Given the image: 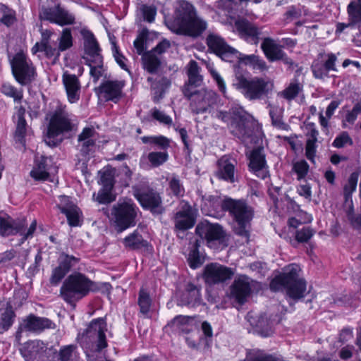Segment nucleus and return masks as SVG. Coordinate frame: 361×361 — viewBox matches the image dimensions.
Segmentation results:
<instances>
[{
  "mask_svg": "<svg viewBox=\"0 0 361 361\" xmlns=\"http://www.w3.org/2000/svg\"><path fill=\"white\" fill-rule=\"evenodd\" d=\"M152 299L149 293L144 289H141L139 293L138 305L140 309V312L143 314H147L151 307Z\"/></svg>",
  "mask_w": 361,
  "mask_h": 361,
  "instance_id": "44",
  "label": "nucleus"
},
{
  "mask_svg": "<svg viewBox=\"0 0 361 361\" xmlns=\"http://www.w3.org/2000/svg\"><path fill=\"white\" fill-rule=\"evenodd\" d=\"M246 319L254 328L255 332L262 337H267L270 331V314L269 312L247 313Z\"/></svg>",
  "mask_w": 361,
  "mask_h": 361,
  "instance_id": "23",
  "label": "nucleus"
},
{
  "mask_svg": "<svg viewBox=\"0 0 361 361\" xmlns=\"http://www.w3.org/2000/svg\"><path fill=\"white\" fill-rule=\"evenodd\" d=\"M124 86L123 81H106L98 89L99 97L105 101L117 102L122 96V89Z\"/></svg>",
  "mask_w": 361,
  "mask_h": 361,
  "instance_id": "24",
  "label": "nucleus"
},
{
  "mask_svg": "<svg viewBox=\"0 0 361 361\" xmlns=\"http://www.w3.org/2000/svg\"><path fill=\"white\" fill-rule=\"evenodd\" d=\"M66 214L68 224L71 226H77L80 223V209L74 205L71 207H63V212Z\"/></svg>",
  "mask_w": 361,
  "mask_h": 361,
  "instance_id": "43",
  "label": "nucleus"
},
{
  "mask_svg": "<svg viewBox=\"0 0 361 361\" xmlns=\"http://www.w3.org/2000/svg\"><path fill=\"white\" fill-rule=\"evenodd\" d=\"M201 68L197 63L191 60L186 67L188 80L182 87L183 94L190 92L201 86L203 83V76L200 74Z\"/></svg>",
  "mask_w": 361,
  "mask_h": 361,
  "instance_id": "21",
  "label": "nucleus"
},
{
  "mask_svg": "<svg viewBox=\"0 0 361 361\" xmlns=\"http://www.w3.org/2000/svg\"><path fill=\"white\" fill-rule=\"evenodd\" d=\"M74 20L75 18L71 13L61 8L60 6H56V24L62 26L71 25L74 23Z\"/></svg>",
  "mask_w": 361,
  "mask_h": 361,
  "instance_id": "42",
  "label": "nucleus"
},
{
  "mask_svg": "<svg viewBox=\"0 0 361 361\" xmlns=\"http://www.w3.org/2000/svg\"><path fill=\"white\" fill-rule=\"evenodd\" d=\"M175 228L185 231L192 228L195 224V214L192 207L185 202L181 209L174 216Z\"/></svg>",
  "mask_w": 361,
  "mask_h": 361,
  "instance_id": "25",
  "label": "nucleus"
},
{
  "mask_svg": "<svg viewBox=\"0 0 361 361\" xmlns=\"http://www.w3.org/2000/svg\"><path fill=\"white\" fill-rule=\"evenodd\" d=\"M16 12L6 5H0V22L7 27H10L16 22Z\"/></svg>",
  "mask_w": 361,
  "mask_h": 361,
  "instance_id": "36",
  "label": "nucleus"
},
{
  "mask_svg": "<svg viewBox=\"0 0 361 361\" xmlns=\"http://www.w3.org/2000/svg\"><path fill=\"white\" fill-rule=\"evenodd\" d=\"M25 226V219L16 221L5 213H0V235L5 237L20 233L22 236L20 243H23L25 240L33 236L37 228L36 220L32 222L26 233L24 232Z\"/></svg>",
  "mask_w": 361,
  "mask_h": 361,
  "instance_id": "10",
  "label": "nucleus"
},
{
  "mask_svg": "<svg viewBox=\"0 0 361 361\" xmlns=\"http://www.w3.org/2000/svg\"><path fill=\"white\" fill-rule=\"evenodd\" d=\"M84 37L85 62L92 61L96 56H102L99 44L93 34L89 31H82Z\"/></svg>",
  "mask_w": 361,
  "mask_h": 361,
  "instance_id": "27",
  "label": "nucleus"
},
{
  "mask_svg": "<svg viewBox=\"0 0 361 361\" xmlns=\"http://www.w3.org/2000/svg\"><path fill=\"white\" fill-rule=\"evenodd\" d=\"M200 289L192 283H188L180 300V305H190L200 300Z\"/></svg>",
  "mask_w": 361,
  "mask_h": 361,
  "instance_id": "33",
  "label": "nucleus"
},
{
  "mask_svg": "<svg viewBox=\"0 0 361 361\" xmlns=\"http://www.w3.org/2000/svg\"><path fill=\"white\" fill-rule=\"evenodd\" d=\"M67 273L68 272L66 269H63L59 265L52 271V274L50 278V283L52 285H57Z\"/></svg>",
  "mask_w": 361,
  "mask_h": 361,
  "instance_id": "62",
  "label": "nucleus"
},
{
  "mask_svg": "<svg viewBox=\"0 0 361 361\" xmlns=\"http://www.w3.org/2000/svg\"><path fill=\"white\" fill-rule=\"evenodd\" d=\"M123 243L126 247L132 250H147L149 246L147 241L137 231L126 236L123 239Z\"/></svg>",
  "mask_w": 361,
  "mask_h": 361,
  "instance_id": "32",
  "label": "nucleus"
},
{
  "mask_svg": "<svg viewBox=\"0 0 361 361\" xmlns=\"http://www.w3.org/2000/svg\"><path fill=\"white\" fill-rule=\"evenodd\" d=\"M133 195L143 208L150 209L153 213L163 212L161 199L159 193L152 189L133 188Z\"/></svg>",
  "mask_w": 361,
  "mask_h": 361,
  "instance_id": "15",
  "label": "nucleus"
},
{
  "mask_svg": "<svg viewBox=\"0 0 361 361\" xmlns=\"http://www.w3.org/2000/svg\"><path fill=\"white\" fill-rule=\"evenodd\" d=\"M183 96L190 101V109L195 114L209 111L219 100L218 94L207 88L195 90L183 94Z\"/></svg>",
  "mask_w": 361,
  "mask_h": 361,
  "instance_id": "9",
  "label": "nucleus"
},
{
  "mask_svg": "<svg viewBox=\"0 0 361 361\" xmlns=\"http://www.w3.org/2000/svg\"><path fill=\"white\" fill-rule=\"evenodd\" d=\"M14 317V312L11 310V307H6L1 314L0 318V326L2 331L0 333H3L7 331L13 324V319Z\"/></svg>",
  "mask_w": 361,
  "mask_h": 361,
  "instance_id": "46",
  "label": "nucleus"
},
{
  "mask_svg": "<svg viewBox=\"0 0 361 361\" xmlns=\"http://www.w3.org/2000/svg\"><path fill=\"white\" fill-rule=\"evenodd\" d=\"M357 180L358 176L357 173H353L350 176L348 180V183L345 185L343 190L345 204H349L350 201H353L351 195L353 192H355L356 190Z\"/></svg>",
  "mask_w": 361,
  "mask_h": 361,
  "instance_id": "38",
  "label": "nucleus"
},
{
  "mask_svg": "<svg viewBox=\"0 0 361 361\" xmlns=\"http://www.w3.org/2000/svg\"><path fill=\"white\" fill-rule=\"evenodd\" d=\"M302 85L298 80H293L288 86L283 91L279 92L278 95L287 100H292L295 98L302 90Z\"/></svg>",
  "mask_w": 361,
  "mask_h": 361,
  "instance_id": "34",
  "label": "nucleus"
},
{
  "mask_svg": "<svg viewBox=\"0 0 361 361\" xmlns=\"http://www.w3.org/2000/svg\"><path fill=\"white\" fill-rule=\"evenodd\" d=\"M192 321L190 317L179 315L176 317L171 322L172 324L178 326L183 331L188 333L191 329L188 328L189 322Z\"/></svg>",
  "mask_w": 361,
  "mask_h": 361,
  "instance_id": "55",
  "label": "nucleus"
},
{
  "mask_svg": "<svg viewBox=\"0 0 361 361\" xmlns=\"http://www.w3.org/2000/svg\"><path fill=\"white\" fill-rule=\"evenodd\" d=\"M137 211L136 204L129 198L120 199L112 206L111 220L114 222L118 233H121L136 224Z\"/></svg>",
  "mask_w": 361,
  "mask_h": 361,
  "instance_id": "6",
  "label": "nucleus"
},
{
  "mask_svg": "<svg viewBox=\"0 0 361 361\" xmlns=\"http://www.w3.org/2000/svg\"><path fill=\"white\" fill-rule=\"evenodd\" d=\"M239 361H271V355L259 349H251L247 351L245 358Z\"/></svg>",
  "mask_w": 361,
  "mask_h": 361,
  "instance_id": "41",
  "label": "nucleus"
},
{
  "mask_svg": "<svg viewBox=\"0 0 361 361\" xmlns=\"http://www.w3.org/2000/svg\"><path fill=\"white\" fill-rule=\"evenodd\" d=\"M353 107L352 110L348 111L345 116V121L349 123H354L357 116L361 114V95L355 94L353 99Z\"/></svg>",
  "mask_w": 361,
  "mask_h": 361,
  "instance_id": "40",
  "label": "nucleus"
},
{
  "mask_svg": "<svg viewBox=\"0 0 361 361\" xmlns=\"http://www.w3.org/2000/svg\"><path fill=\"white\" fill-rule=\"evenodd\" d=\"M143 68L149 73H156L161 63V56L153 51H147L142 56Z\"/></svg>",
  "mask_w": 361,
  "mask_h": 361,
  "instance_id": "31",
  "label": "nucleus"
},
{
  "mask_svg": "<svg viewBox=\"0 0 361 361\" xmlns=\"http://www.w3.org/2000/svg\"><path fill=\"white\" fill-rule=\"evenodd\" d=\"M221 208L224 211H228L238 222L239 227L236 229V233L249 238V231L247 229V224L252 218V209L243 201L234 200L228 198L224 200L221 203Z\"/></svg>",
  "mask_w": 361,
  "mask_h": 361,
  "instance_id": "8",
  "label": "nucleus"
},
{
  "mask_svg": "<svg viewBox=\"0 0 361 361\" xmlns=\"http://www.w3.org/2000/svg\"><path fill=\"white\" fill-rule=\"evenodd\" d=\"M20 350L25 361H44L51 351L40 341L27 342Z\"/></svg>",
  "mask_w": 361,
  "mask_h": 361,
  "instance_id": "18",
  "label": "nucleus"
},
{
  "mask_svg": "<svg viewBox=\"0 0 361 361\" xmlns=\"http://www.w3.org/2000/svg\"><path fill=\"white\" fill-rule=\"evenodd\" d=\"M307 140L317 142L319 135L318 130L316 129L314 123H308L305 125Z\"/></svg>",
  "mask_w": 361,
  "mask_h": 361,
  "instance_id": "64",
  "label": "nucleus"
},
{
  "mask_svg": "<svg viewBox=\"0 0 361 361\" xmlns=\"http://www.w3.org/2000/svg\"><path fill=\"white\" fill-rule=\"evenodd\" d=\"M293 170L298 176V179L304 178L309 171V165L305 160H300L293 164Z\"/></svg>",
  "mask_w": 361,
  "mask_h": 361,
  "instance_id": "53",
  "label": "nucleus"
},
{
  "mask_svg": "<svg viewBox=\"0 0 361 361\" xmlns=\"http://www.w3.org/2000/svg\"><path fill=\"white\" fill-rule=\"evenodd\" d=\"M269 82L262 78H255L248 80L243 75H237L234 85L250 100L259 99L268 92Z\"/></svg>",
  "mask_w": 361,
  "mask_h": 361,
  "instance_id": "12",
  "label": "nucleus"
},
{
  "mask_svg": "<svg viewBox=\"0 0 361 361\" xmlns=\"http://www.w3.org/2000/svg\"><path fill=\"white\" fill-rule=\"evenodd\" d=\"M209 49L223 60L232 62L238 57V51L229 47L220 36L210 34L207 38Z\"/></svg>",
  "mask_w": 361,
  "mask_h": 361,
  "instance_id": "17",
  "label": "nucleus"
},
{
  "mask_svg": "<svg viewBox=\"0 0 361 361\" xmlns=\"http://www.w3.org/2000/svg\"><path fill=\"white\" fill-rule=\"evenodd\" d=\"M106 324L103 319L93 320L85 331V348L89 350L87 357L102 359L108 346L106 334Z\"/></svg>",
  "mask_w": 361,
  "mask_h": 361,
  "instance_id": "4",
  "label": "nucleus"
},
{
  "mask_svg": "<svg viewBox=\"0 0 361 361\" xmlns=\"http://www.w3.org/2000/svg\"><path fill=\"white\" fill-rule=\"evenodd\" d=\"M169 188L172 193L176 197H181L184 194V188L180 180L175 176L169 181Z\"/></svg>",
  "mask_w": 361,
  "mask_h": 361,
  "instance_id": "57",
  "label": "nucleus"
},
{
  "mask_svg": "<svg viewBox=\"0 0 361 361\" xmlns=\"http://www.w3.org/2000/svg\"><path fill=\"white\" fill-rule=\"evenodd\" d=\"M265 165L264 154L262 149H254L250 156L249 166L256 175L262 178L267 177V174L263 171Z\"/></svg>",
  "mask_w": 361,
  "mask_h": 361,
  "instance_id": "30",
  "label": "nucleus"
},
{
  "mask_svg": "<svg viewBox=\"0 0 361 361\" xmlns=\"http://www.w3.org/2000/svg\"><path fill=\"white\" fill-rule=\"evenodd\" d=\"M274 60H281L285 64L288 65L290 68H293V61L286 56L281 46H278L272 42V61Z\"/></svg>",
  "mask_w": 361,
  "mask_h": 361,
  "instance_id": "49",
  "label": "nucleus"
},
{
  "mask_svg": "<svg viewBox=\"0 0 361 361\" xmlns=\"http://www.w3.org/2000/svg\"><path fill=\"white\" fill-rule=\"evenodd\" d=\"M72 35L70 29L66 28L63 30L59 40V49L63 51L72 46Z\"/></svg>",
  "mask_w": 361,
  "mask_h": 361,
  "instance_id": "51",
  "label": "nucleus"
},
{
  "mask_svg": "<svg viewBox=\"0 0 361 361\" xmlns=\"http://www.w3.org/2000/svg\"><path fill=\"white\" fill-rule=\"evenodd\" d=\"M348 23H338L336 34H340L345 29H353L361 23V0H353L347 6Z\"/></svg>",
  "mask_w": 361,
  "mask_h": 361,
  "instance_id": "20",
  "label": "nucleus"
},
{
  "mask_svg": "<svg viewBox=\"0 0 361 361\" xmlns=\"http://www.w3.org/2000/svg\"><path fill=\"white\" fill-rule=\"evenodd\" d=\"M235 27L239 35L245 39L250 38L257 44L259 39H263L261 48L268 59H271V38L264 37L262 30L247 20L241 18L235 21Z\"/></svg>",
  "mask_w": 361,
  "mask_h": 361,
  "instance_id": "11",
  "label": "nucleus"
},
{
  "mask_svg": "<svg viewBox=\"0 0 361 361\" xmlns=\"http://www.w3.org/2000/svg\"><path fill=\"white\" fill-rule=\"evenodd\" d=\"M59 361H75L73 353V346L68 345L62 348L59 354Z\"/></svg>",
  "mask_w": 361,
  "mask_h": 361,
  "instance_id": "58",
  "label": "nucleus"
},
{
  "mask_svg": "<svg viewBox=\"0 0 361 361\" xmlns=\"http://www.w3.org/2000/svg\"><path fill=\"white\" fill-rule=\"evenodd\" d=\"M73 125L69 118V114L61 105L50 114L47 132L44 140L49 147H56L62 141V135L72 130Z\"/></svg>",
  "mask_w": 361,
  "mask_h": 361,
  "instance_id": "5",
  "label": "nucleus"
},
{
  "mask_svg": "<svg viewBox=\"0 0 361 361\" xmlns=\"http://www.w3.org/2000/svg\"><path fill=\"white\" fill-rule=\"evenodd\" d=\"M25 133L26 121L25 118H20V119H18L16 129L14 134V139L16 142H18L24 146Z\"/></svg>",
  "mask_w": 361,
  "mask_h": 361,
  "instance_id": "48",
  "label": "nucleus"
},
{
  "mask_svg": "<svg viewBox=\"0 0 361 361\" xmlns=\"http://www.w3.org/2000/svg\"><path fill=\"white\" fill-rule=\"evenodd\" d=\"M234 117L231 123L232 133L238 137L247 147L258 142L261 135L257 122L242 109L233 111Z\"/></svg>",
  "mask_w": 361,
  "mask_h": 361,
  "instance_id": "2",
  "label": "nucleus"
},
{
  "mask_svg": "<svg viewBox=\"0 0 361 361\" xmlns=\"http://www.w3.org/2000/svg\"><path fill=\"white\" fill-rule=\"evenodd\" d=\"M235 162L234 159H231L227 157H222L218 161V171L216 176L230 183L235 181Z\"/></svg>",
  "mask_w": 361,
  "mask_h": 361,
  "instance_id": "28",
  "label": "nucleus"
},
{
  "mask_svg": "<svg viewBox=\"0 0 361 361\" xmlns=\"http://www.w3.org/2000/svg\"><path fill=\"white\" fill-rule=\"evenodd\" d=\"M30 176L36 180H45L48 179L49 174L46 169V160L42 157L41 161H37L33 169L30 171Z\"/></svg>",
  "mask_w": 361,
  "mask_h": 361,
  "instance_id": "35",
  "label": "nucleus"
},
{
  "mask_svg": "<svg viewBox=\"0 0 361 361\" xmlns=\"http://www.w3.org/2000/svg\"><path fill=\"white\" fill-rule=\"evenodd\" d=\"M234 274L232 268L219 263H210L204 268L203 279L207 284L213 286L230 280Z\"/></svg>",
  "mask_w": 361,
  "mask_h": 361,
  "instance_id": "14",
  "label": "nucleus"
},
{
  "mask_svg": "<svg viewBox=\"0 0 361 361\" xmlns=\"http://www.w3.org/2000/svg\"><path fill=\"white\" fill-rule=\"evenodd\" d=\"M101 182L104 188L111 190L114 185V174L111 171H105L101 176Z\"/></svg>",
  "mask_w": 361,
  "mask_h": 361,
  "instance_id": "63",
  "label": "nucleus"
},
{
  "mask_svg": "<svg viewBox=\"0 0 361 361\" xmlns=\"http://www.w3.org/2000/svg\"><path fill=\"white\" fill-rule=\"evenodd\" d=\"M11 64L13 75L21 85H26L35 80V70L24 54L17 53L11 60Z\"/></svg>",
  "mask_w": 361,
  "mask_h": 361,
  "instance_id": "13",
  "label": "nucleus"
},
{
  "mask_svg": "<svg viewBox=\"0 0 361 361\" xmlns=\"http://www.w3.org/2000/svg\"><path fill=\"white\" fill-rule=\"evenodd\" d=\"M346 145H353V140L346 132H343L336 137L333 142V146L337 148L343 147Z\"/></svg>",
  "mask_w": 361,
  "mask_h": 361,
  "instance_id": "59",
  "label": "nucleus"
},
{
  "mask_svg": "<svg viewBox=\"0 0 361 361\" xmlns=\"http://www.w3.org/2000/svg\"><path fill=\"white\" fill-rule=\"evenodd\" d=\"M85 63L90 66V75L93 78L94 81L97 82L104 72L102 56H96L95 59Z\"/></svg>",
  "mask_w": 361,
  "mask_h": 361,
  "instance_id": "37",
  "label": "nucleus"
},
{
  "mask_svg": "<svg viewBox=\"0 0 361 361\" xmlns=\"http://www.w3.org/2000/svg\"><path fill=\"white\" fill-rule=\"evenodd\" d=\"M196 233L202 238H204L209 243L212 240H220L224 237V232L221 226L212 224H198L195 229Z\"/></svg>",
  "mask_w": 361,
  "mask_h": 361,
  "instance_id": "26",
  "label": "nucleus"
},
{
  "mask_svg": "<svg viewBox=\"0 0 361 361\" xmlns=\"http://www.w3.org/2000/svg\"><path fill=\"white\" fill-rule=\"evenodd\" d=\"M250 279L245 275L236 277L229 287L228 297L239 305L244 304L251 294Z\"/></svg>",
  "mask_w": 361,
  "mask_h": 361,
  "instance_id": "16",
  "label": "nucleus"
},
{
  "mask_svg": "<svg viewBox=\"0 0 361 361\" xmlns=\"http://www.w3.org/2000/svg\"><path fill=\"white\" fill-rule=\"evenodd\" d=\"M92 282L81 274L70 275L63 282L60 293L63 299L75 307V302L90 291Z\"/></svg>",
  "mask_w": 361,
  "mask_h": 361,
  "instance_id": "7",
  "label": "nucleus"
},
{
  "mask_svg": "<svg viewBox=\"0 0 361 361\" xmlns=\"http://www.w3.org/2000/svg\"><path fill=\"white\" fill-rule=\"evenodd\" d=\"M197 247L198 243L197 240L195 243V247L190 252L188 258L190 267L192 269H196L202 264V260L200 256Z\"/></svg>",
  "mask_w": 361,
  "mask_h": 361,
  "instance_id": "52",
  "label": "nucleus"
},
{
  "mask_svg": "<svg viewBox=\"0 0 361 361\" xmlns=\"http://www.w3.org/2000/svg\"><path fill=\"white\" fill-rule=\"evenodd\" d=\"M54 327L55 324L50 319L30 314L21 322L16 332V337H19L23 331H42L45 329H54Z\"/></svg>",
  "mask_w": 361,
  "mask_h": 361,
  "instance_id": "19",
  "label": "nucleus"
},
{
  "mask_svg": "<svg viewBox=\"0 0 361 361\" xmlns=\"http://www.w3.org/2000/svg\"><path fill=\"white\" fill-rule=\"evenodd\" d=\"M140 11L144 20L148 23H152L154 21L157 13V9L154 6L142 5L140 8Z\"/></svg>",
  "mask_w": 361,
  "mask_h": 361,
  "instance_id": "54",
  "label": "nucleus"
},
{
  "mask_svg": "<svg viewBox=\"0 0 361 361\" xmlns=\"http://www.w3.org/2000/svg\"><path fill=\"white\" fill-rule=\"evenodd\" d=\"M79 262V259L71 255L62 253L59 258V265L68 272L71 268Z\"/></svg>",
  "mask_w": 361,
  "mask_h": 361,
  "instance_id": "50",
  "label": "nucleus"
},
{
  "mask_svg": "<svg viewBox=\"0 0 361 361\" xmlns=\"http://www.w3.org/2000/svg\"><path fill=\"white\" fill-rule=\"evenodd\" d=\"M147 159L152 166L158 167L168 160L169 154L166 152H152L148 154Z\"/></svg>",
  "mask_w": 361,
  "mask_h": 361,
  "instance_id": "47",
  "label": "nucleus"
},
{
  "mask_svg": "<svg viewBox=\"0 0 361 361\" xmlns=\"http://www.w3.org/2000/svg\"><path fill=\"white\" fill-rule=\"evenodd\" d=\"M314 235V231L310 227H303L296 232V240L300 243L308 241Z\"/></svg>",
  "mask_w": 361,
  "mask_h": 361,
  "instance_id": "60",
  "label": "nucleus"
},
{
  "mask_svg": "<svg viewBox=\"0 0 361 361\" xmlns=\"http://www.w3.org/2000/svg\"><path fill=\"white\" fill-rule=\"evenodd\" d=\"M1 92L6 96L13 98L16 102H20L23 99V90H18L8 83L2 85Z\"/></svg>",
  "mask_w": 361,
  "mask_h": 361,
  "instance_id": "45",
  "label": "nucleus"
},
{
  "mask_svg": "<svg viewBox=\"0 0 361 361\" xmlns=\"http://www.w3.org/2000/svg\"><path fill=\"white\" fill-rule=\"evenodd\" d=\"M63 82L69 102L74 103L78 101L80 92V84L78 78L75 75L64 73Z\"/></svg>",
  "mask_w": 361,
  "mask_h": 361,
  "instance_id": "29",
  "label": "nucleus"
},
{
  "mask_svg": "<svg viewBox=\"0 0 361 361\" xmlns=\"http://www.w3.org/2000/svg\"><path fill=\"white\" fill-rule=\"evenodd\" d=\"M96 131L93 127L85 128L78 136V149L86 159L96 144Z\"/></svg>",
  "mask_w": 361,
  "mask_h": 361,
  "instance_id": "22",
  "label": "nucleus"
},
{
  "mask_svg": "<svg viewBox=\"0 0 361 361\" xmlns=\"http://www.w3.org/2000/svg\"><path fill=\"white\" fill-rule=\"evenodd\" d=\"M345 207V212L350 224L355 228H360L361 214L355 213L353 201H350Z\"/></svg>",
  "mask_w": 361,
  "mask_h": 361,
  "instance_id": "39",
  "label": "nucleus"
},
{
  "mask_svg": "<svg viewBox=\"0 0 361 361\" xmlns=\"http://www.w3.org/2000/svg\"><path fill=\"white\" fill-rule=\"evenodd\" d=\"M176 11L174 23L178 33L197 36L207 28L205 21L197 18L193 6L185 1H180Z\"/></svg>",
  "mask_w": 361,
  "mask_h": 361,
  "instance_id": "3",
  "label": "nucleus"
},
{
  "mask_svg": "<svg viewBox=\"0 0 361 361\" xmlns=\"http://www.w3.org/2000/svg\"><path fill=\"white\" fill-rule=\"evenodd\" d=\"M111 190H107L106 188L101 189L96 197V201L100 204H108L114 201V197L111 194Z\"/></svg>",
  "mask_w": 361,
  "mask_h": 361,
  "instance_id": "61",
  "label": "nucleus"
},
{
  "mask_svg": "<svg viewBox=\"0 0 361 361\" xmlns=\"http://www.w3.org/2000/svg\"><path fill=\"white\" fill-rule=\"evenodd\" d=\"M301 269L297 264H290L283 269V271L272 279V290L285 288L290 299L298 301L303 298L307 291V282L300 277Z\"/></svg>",
  "mask_w": 361,
  "mask_h": 361,
  "instance_id": "1",
  "label": "nucleus"
},
{
  "mask_svg": "<svg viewBox=\"0 0 361 361\" xmlns=\"http://www.w3.org/2000/svg\"><path fill=\"white\" fill-rule=\"evenodd\" d=\"M207 68L213 80L216 82L219 91L222 92L224 96H226V88L224 79L212 66L208 65Z\"/></svg>",
  "mask_w": 361,
  "mask_h": 361,
  "instance_id": "56",
  "label": "nucleus"
}]
</instances>
